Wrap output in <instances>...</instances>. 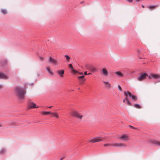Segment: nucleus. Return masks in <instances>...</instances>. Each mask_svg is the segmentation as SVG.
<instances>
[{
	"label": "nucleus",
	"instance_id": "obj_40",
	"mask_svg": "<svg viewBox=\"0 0 160 160\" xmlns=\"http://www.w3.org/2000/svg\"><path fill=\"white\" fill-rule=\"evenodd\" d=\"M64 158V157H62V158L60 160H62L63 158Z\"/></svg>",
	"mask_w": 160,
	"mask_h": 160
},
{
	"label": "nucleus",
	"instance_id": "obj_6",
	"mask_svg": "<svg viewBox=\"0 0 160 160\" xmlns=\"http://www.w3.org/2000/svg\"><path fill=\"white\" fill-rule=\"evenodd\" d=\"M146 77H148V74L146 73H141L139 77L137 78V79L139 81H142L146 78Z\"/></svg>",
	"mask_w": 160,
	"mask_h": 160
},
{
	"label": "nucleus",
	"instance_id": "obj_24",
	"mask_svg": "<svg viewBox=\"0 0 160 160\" xmlns=\"http://www.w3.org/2000/svg\"><path fill=\"white\" fill-rule=\"evenodd\" d=\"M156 6L157 5H149L148 6V8L150 9H152Z\"/></svg>",
	"mask_w": 160,
	"mask_h": 160
},
{
	"label": "nucleus",
	"instance_id": "obj_18",
	"mask_svg": "<svg viewBox=\"0 0 160 160\" xmlns=\"http://www.w3.org/2000/svg\"><path fill=\"white\" fill-rule=\"evenodd\" d=\"M115 73L120 77H123V74L119 71L116 72H115Z\"/></svg>",
	"mask_w": 160,
	"mask_h": 160
},
{
	"label": "nucleus",
	"instance_id": "obj_44",
	"mask_svg": "<svg viewBox=\"0 0 160 160\" xmlns=\"http://www.w3.org/2000/svg\"><path fill=\"white\" fill-rule=\"evenodd\" d=\"M2 126V125L1 124H0V127H1Z\"/></svg>",
	"mask_w": 160,
	"mask_h": 160
},
{
	"label": "nucleus",
	"instance_id": "obj_13",
	"mask_svg": "<svg viewBox=\"0 0 160 160\" xmlns=\"http://www.w3.org/2000/svg\"><path fill=\"white\" fill-rule=\"evenodd\" d=\"M119 138L124 141H126L128 139V137L125 134L121 136Z\"/></svg>",
	"mask_w": 160,
	"mask_h": 160
},
{
	"label": "nucleus",
	"instance_id": "obj_27",
	"mask_svg": "<svg viewBox=\"0 0 160 160\" xmlns=\"http://www.w3.org/2000/svg\"><path fill=\"white\" fill-rule=\"evenodd\" d=\"M112 145L114 147H118V143H113L112 144Z\"/></svg>",
	"mask_w": 160,
	"mask_h": 160
},
{
	"label": "nucleus",
	"instance_id": "obj_14",
	"mask_svg": "<svg viewBox=\"0 0 160 160\" xmlns=\"http://www.w3.org/2000/svg\"><path fill=\"white\" fill-rule=\"evenodd\" d=\"M8 77L3 73L0 72V79H7Z\"/></svg>",
	"mask_w": 160,
	"mask_h": 160
},
{
	"label": "nucleus",
	"instance_id": "obj_37",
	"mask_svg": "<svg viewBox=\"0 0 160 160\" xmlns=\"http://www.w3.org/2000/svg\"><path fill=\"white\" fill-rule=\"evenodd\" d=\"M78 73L79 74H80V75H83V73L82 72H78Z\"/></svg>",
	"mask_w": 160,
	"mask_h": 160
},
{
	"label": "nucleus",
	"instance_id": "obj_1",
	"mask_svg": "<svg viewBox=\"0 0 160 160\" xmlns=\"http://www.w3.org/2000/svg\"><path fill=\"white\" fill-rule=\"evenodd\" d=\"M15 92L16 95L19 99L22 100L25 98V88H22L20 87H17L15 88Z\"/></svg>",
	"mask_w": 160,
	"mask_h": 160
},
{
	"label": "nucleus",
	"instance_id": "obj_36",
	"mask_svg": "<svg viewBox=\"0 0 160 160\" xmlns=\"http://www.w3.org/2000/svg\"><path fill=\"white\" fill-rule=\"evenodd\" d=\"M39 59L41 61H42L43 60V58L42 57H40Z\"/></svg>",
	"mask_w": 160,
	"mask_h": 160
},
{
	"label": "nucleus",
	"instance_id": "obj_29",
	"mask_svg": "<svg viewBox=\"0 0 160 160\" xmlns=\"http://www.w3.org/2000/svg\"><path fill=\"white\" fill-rule=\"evenodd\" d=\"M112 144H105L104 145V147H108V146H112Z\"/></svg>",
	"mask_w": 160,
	"mask_h": 160
},
{
	"label": "nucleus",
	"instance_id": "obj_4",
	"mask_svg": "<svg viewBox=\"0 0 160 160\" xmlns=\"http://www.w3.org/2000/svg\"><path fill=\"white\" fill-rule=\"evenodd\" d=\"M86 67L87 69L89 70L90 71L94 72L97 71V70L96 68L94 67L91 64H88L86 65Z\"/></svg>",
	"mask_w": 160,
	"mask_h": 160
},
{
	"label": "nucleus",
	"instance_id": "obj_43",
	"mask_svg": "<svg viewBox=\"0 0 160 160\" xmlns=\"http://www.w3.org/2000/svg\"><path fill=\"white\" fill-rule=\"evenodd\" d=\"M142 8H144V5H142Z\"/></svg>",
	"mask_w": 160,
	"mask_h": 160
},
{
	"label": "nucleus",
	"instance_id": "obj_19",
	"mask_svg": "<svg viewBox=\"0 0 160 160\" xmlns=\"http://www.w3.org/2000/svg\"><path fill=\"white\" fill-rule=\"evenodd\" d=\"M41 113L42 114L44 115H47L48 114H53V112H45V111H42L41 112Z\"/></svg>",
	"mask_w": 160,
	"mask_h": 160
},
{
	"label": "nucleus",
	"instance_id": "obj_3",
	"mask_svg": "<svg viewBox=\"0 0 160 160\" xmlns=\"http://www.w3.org/2000/svg\"><path fill=\"white\" fill-rule=\"evenodd\" d=\"M124 95L126 96H129L131 97L132 99L134 101H136L137 100V98L134 95H132L131 92L129 91L125 92H124Z\"/></svg>",
	"mask_w": 160,
	"mask_h": 160
},
{
	"label": "nucleus",
	"instance_id": "obj_2",
	"mask_svg": "<svg viewBox=\"0 0 160 160\" xmlns=\"http://www.w3.org/2000/svg\"><path fill=\"white\" fill-rule=\"evenodd\" d=\"M70 115L75 118H78L81 120L83 117L82 113H79L78 111L76 110H73L71 112Z\"/></svg>",
	"mask_w": 160,
	"mask_h": 160
},
{
	"label": "nucleus",
	"instance_id": "obj_5",
	"mask_svg": "<svg viewBox=\"0 0 160 160\" xmlns=\"http://www.w3.org/2000/svg\"><path fill=\"white\" fill-rule=\"evenodd\" d=\"M148 78L158 79L160 78V75L155 74L153 73H151L149 75H148Z\"/></svg>",
	"mask_w": 160,
	"mask_h": 160
},
{
	"label": "nucleus",
	"instance_id": "obj_9",
	"mask_svg": "<svg viewBox=\"0 0 160 160\" xmlns=\"http://www.w3.org/2000/svg\"><path fill=\"white\" fill-rule=\"evenodd\" d=\"M103 139L100 137H95L92 139L90 140V142H92L93 143H95L97 142H99L102 141Z\"/></svg>",
	"mask_w": 160,
	"mask_h": 160
},
{
	"label": "nucleus",
	"instance_id": "obj_45",
	"mask_svg": "<svg viewBox=\"0 0 160 160\" xmlns=\"http://www.w3.org/2000/svg\"><path fill=\"white\" fill-rule=\"evenodd\" d=\"M82 2H81V3H82Z\"/></svg>",
	"mask_w": 160,
	"mask_h": 160
},
{
	"label": "nucleus",
	"instance_id": "obj_34",
	"mask_svg": "<svg viewBox=\"0 0 160 160\" xmlns=\"http://www.w3.org/2000/svg\"><path fill=\"white\" fill-rule=\"evenodd\" d=\"M72 72L75 73H78V72L74 69H72Z\"/></svg>",
	"mask_w": 160,
	"mask_h": 160
},
{
	"label": "nucleus",
	"instance_id": "obj_16",
	"mask_svg": "<svg viewBox=\"0 0 160 160\" xmlns=\"http://www.w3.org/2000/svg\"><path fill=\"white\" fill-rule=\"evenodd\" d=\"M64 71L63 70H59L57 71L58 74L59 75L60 77H62L63 76Z\"/></svg>",
	"mask_w": 160,
	"mask_h": 160
},
{
	"label": "nucleus",
	"instance_id": "obj_42",
	"mask_svg": "<svg viewBox=\"0 0 160 160\" xmlns=\"http://www.w3.org/2000/svg\"><path fill=\"white\" fill-rule=\"evenodd\" d=\"M92 73H88V75H89V74H91Z\"/></svg>",
	"mask_w": 160,
	"mask_h": 160
},
{
	"label": "nucleus",
	"instance_id": "obj_33",
	"mask_svg": "<svg viewBox=\"0 0 160 160\" xmlns=\"http://www.w3.org/2000/svg\"><path fill=\"white\" fill-rule=\"evenodd\" d=\"M129 127L130 128H132V129H136V128L133 127L132 126H131V125H129Z\"/></svg>",
	"mask_w": 160,
	"mask_h": 160
},
{
	"label": "nucleus",
	"instance_id": "obj_15",
	"mask_svg": "<svg viewBox=\"0 0 160 160\" xmlns=\"http://www.w3.org/2000/svg\"><path fill=\"white\" fill-rule=\"evenodd\" d=\"M8 62L6 59H4L1 61V65L4 66L7 64Z\"/></svg>",
	"mask_w": 160,
	"mask_h": 160
},
{
	"label": "nucleus",
	"instance_id": "obj_12",
	"mask_svg": "<svg viewBox=\"0 0 160 160\" xmlns=\"http://www.w3.org/2000/svg\"><path fill=\"white\" fill-rule=\"evenodd\" d=\"M126 102V103L128 105V106H131L132 104L130 102L128 96H126L124 98L123 100V102Z\"/></svg>",
	"mask_w": 160,
	"mask_h": 160
},
{
	"label": "nucleus",
	"instance_id": "obj_21",
	"mask_svg": "<svg viewBox=\"0 0 160 160\" xmlns=\"http://www.w3.org/2000/svg\"><path fill=\"white\" fill-rule=\"evenodd\" d=\"M153 143L156 144L158 146H160V141H153Z\"/></svg>",
	"mask_w": 160,
	"mask_h": 160
},
{
	"label": "nucleus",
	"instance_id": "obj_25",
	"mask_svg": "<svg viewBox=\"0 0 160 160\" xmlns=\"http://www.w3.org/2000/svg\"><path fill=\"white\" fill-rule=\"evenodd\" d=\"M1 12L2 14H5L7 13V11L5 9H2L1 10Z\"/></svg>",
	"mask_w": 160,
	"mask_h": 160
},
{
	"label": "nucleus",
	"instance_id": "obj_20",
	"mask_svg": "<svg viewBox=\"0 0 160 160\" xmlns=\"http://www.w3.org/2000/svg\"><path fill=\"white\" fill-rule=\"evenodd\" d=\"M46 70L52 76H53L54 75V73L53 72L51 71H50L49 68H46Z\"/></svg>",
	"mask_w": 160,
	"mask_h": 160
},
{
	"label": "nucleus",
	"instance_id": "obj_35",
	"mask_svg": "<svg viewBox=\"0 0 160 160\" xmlns=\"http://www.w3.org/2000/svg\"><path fill=\"white\" fill-rule=\"evenodd\" d=\"M126 0L129 2H133V0Z\"/></svg>",
	"mask_w": 160,
	"mask_h": 160
},
{
	"label": "nucleus",
	"instance_id": "obj_32",
	"mask_svg": "<svg viewBox=\"0 0 160 160\" xmlns=\"http://www.w3.org/2000/svg\"><path fill=\"white\" fill-rule=\"evenodd\" d=\"M118 89H119V90L120 91H122V88L119 85H118Z\"/></svg>",
	"mask_w": 160,
	"mask_h": 160
},
{
	"label": "nucleus",
	"instance_id": "obj_17",
	"mask_svg": "<svg viewBox=\"0 0 160 160\" xmlns=\"http://www.w3.org/2000/svg\"><path fill=\"white\" fill-rule=\"evenodd\" d=\"M103 82L104 83L105 85L106 86L105 88L107 89H110L111 88V84L108 82L103 81Z\"/></svg>",
	"mask_w": 160,
	"mask_h": 160
},
{
	"label": "nucleus",
	"instance_id": "obj_46",
	"mask_svg": "<svg viewBox=\"0 0 160 160\" xmlns=\"http://www.w3.org/2000/svg\"><path fill=\"white\" fill-rule=\"evenodd\" d=\"M80 89V88H78V89Z\"/></svg>",
	"mask_w": 160,
	"mask_h": 160
},
{
	"label": "nucleus",
	"instance_id": "obj_7",
	"mask_svg": "<svg viewBox=\"0 0 160 160\" xmlns=\"http://www.w3.org/2000/svg\"><path fill=\"white\" fill-rule=\"evenodd\" d=\"M48 60L50 63L54 65H57L58 64L57 60L54 59L50 56L49 57Z\"/></svg>",
	"mask_w": 160,
	"mask_h": 160
},
{
	"label": "nucleus",
	"instance_id": "obj_23",
	"mask_svg": "<svg viewBox=\"0 0 160 160\" xmlns=\"http://www.w3.org/2000/svg\"><path fill=\"white\" fill-rule=\"evenodd\" d=\"M126 145L123 143H118V147H126Z\"/></svg>",
	"mask_w": 160,
	"mask_h": 160
},
{
	"label": "nucleus",
	"instance_id": "obj_26",
	"mask_svg": "<svg viewBox=\"0 0 160 160\" xmlns=\"http://www.w3.org/2000/svg\"><path fill=\"white\" fill-rule=\"evenodd\" d=\"M134 107L137 108H141V106L140 105L138 104H135L134 105Z\"/></svg>",
	"mask_w": 160,
	"mask_h": 160
},
{
	"label": "nucleus",
	"instance_id": "obj_39",
	"mask_svg": "<svg viewBox=\"0 0 160 160\" xmlns=\"http://www.w3.org/2000/svg\"><path fill=\"white\" fill-rule=\"evenodd\" d=\"M3 88L1 84H0V89L2 88Z\"/></svg>",
	"mask_w": 160,
	"mask_h": 160
},
{
	"label": "nucleus",
	"instance_id": "obj_38",
	"mask_svg": "<svg viewBox=\"0 0 160 160\" xmlns=\"http://www.w3.org/2000/svg\"><path fill=\"white\" fill-rule=\"evenodd\" d=\"M84 74L85 75H88V73H87V72L86 71V72H84Z\"/></svg>",
	"mask_w": 160,
	"mask_h": 160
},
{
	"label": "nucleus",
	"instance_id": "obj_31",
	"mask_svg": "<svg viewBox=\"0 0 160 160\" xmlns=\"http://www.w3.org/2000/svg\"><path fill=\"white\" fill-rule=\"evenodd\" d=\"M69 66L71 69H73V67L71 64H69Z\"/></svg>",
	"mask_w": 160,
	"mask_h": 160
},
{
	"label": "nucleus",
	"instance_id": "obj_30",
	"mask_svg": "<svg viewBox=\"0 0 160 160\" xmlns=\"http://www.w3.org/2000/svg\"><path fill=\"white\" fill-rule=\"evenodd\" d=\"M66 58V59L67 60H69L70 59V57L68 55H65L64 56Z\"/></svg>",
	"mask_w": 160,
	"mask_h": 160
},
{
	"label": "nucleus",
	"instance_id": "obj_11",
	"mask_svg": "<svg viewBox=\"0 0 160 160\" xmlns=\"http://www.w3.org/2000/svg\"><path fill=\"white\" fill-rule=\"evenodd\" d=\"M78 78L79 80L80 84H83L86 80V79L84 78V75L79 76L78 77Z\"/></svg>",
	"mask_w": 160,
	"mask_h": 160
},
{
	"label": "nucleus",
	"instance_id": "obj_10",
	"mask_svg": "<svg viewBox=\"0 0 160 160\" xmlns=\"http://www.w3.org/2000/svg\"><path fill=\"white\" fill-rule=\"evenodd\" d=\"M100 72L105 77H107L108 75V72L105 68H102L100 70Z\"/></svg>",
	"mask_w": 160,
	"mask_h": 160
},
{
	"label": "nucleus",
	"instance_id": "obj_8",
	"mask_svg": "<svg viewBox=\"0 0 160 160\" xmlns=\"http://www.w3.org/2000/svg\"><path fill=\"white\" fill-rule=\"evenodd\" d=\"M38 107H36L35 103L32 102L31 100H29L28 102V108H37Z\"/></svg>",
	"mask_w": 160,
	"mask_h": 160
},
{
	"label": "nucleus",
	"instance_id": "obj_41",
	"mask_svg": "<svg viewBox=\"0 0 160 160\" xmlns=\"http://www.w3.org/2000/svg\"><path fill=\"white\" fill-rule=\"evenodd\" d=\"M52 107V106H50L48 107V108H51Z\"/></svg>",
	"mask_w": 160,
	"mask_h": 160
},
{
	"label": "nucleus",
	"instance_id": "obj_28",
	"mask_svg": "<svg viewBox=\"0 0 160 160\" xmlns=\"http://www.w3.org/2000/svg\"><path fill=\"white\" fill-rule=\"evenodd\" d=\"M52 114H53V116L55 117L56 118H59V116L57 113H53Z\"/></svg>",
	"mask_w": 160,
	"mask_h": 160
},
{
	"label": "nucleus",
	"instance_id": "obj_22",
	"mask_svg": "<svg viewBox=\"0 0 160 160\" xmlns=\"http://www.w3.org/2000/svg\"><path fill=\"white\" fill-rule=\"evenodd\" d=\"M6 151L5 148H3L0 150V154H4Z\"/></svg>",
	"mask_w": 160,
	"mask_h": 160
}]
</instances>
